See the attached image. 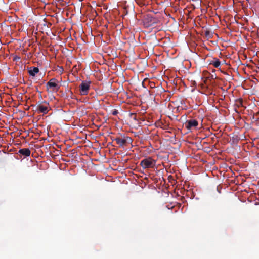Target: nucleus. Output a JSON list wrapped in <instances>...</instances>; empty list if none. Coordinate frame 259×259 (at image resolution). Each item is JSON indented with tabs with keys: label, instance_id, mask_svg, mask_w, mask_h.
Segmentation results:
<instances>
[{
	"label": "nucleus",
	"instance_id": "obj_16",
	"mask_svg": "<svg viewBox=\"0 0 259 259\" xmlns=\"http://www.w3.org/2000/svg\"><path fill=\"white\" fill-rule=\"evenodd\" d=\"M20 58V57H16L15 58V59H15V60H17V59H19Z\"/></svg>",
	"mask_w": 259,
	"mask_h": 259
},
{
	"label": "nucleus",
	"instance_id": "obj_6",
	"mask_svg": "<svg viewBox=\"0 0 259 259\" xmlns=\"http://www.w3.org/2000/svg\"><path fill=\"white\" fill-rule=\"evenodd\" d=\"M90 82L87 81H82L79 86L80 94L82 95H87L90 89Z\"/></svg>",
	"mask_w": 259,
	"mask_h": 259
},
{
	"label": "nucleus",
	"instance_id": "obj_12",
	"mask_svg": "<svg viewBox=\"0 0 259 259\" xmlns=\"http://www.w3.org/2000/svg\"><path fill=\"white\" fill-rule=\"evenodd\" d=\"M130 116L131 117H133V119L135 120H137L136 115L135 113H131Z\"/></svg>",
	"mask_w": 259,
	"mask_h": 259
},
{
	"label": "nucleus",
	"instance_id": "obj_10",
	"mask_svg": "<svg viewBox=\"0 0 259 259\" xmlns=\"http://www.w3.org/2000/svg\"><path fill=\"white\" fill-rule=\"evenodd\" d=\"M39 69L36 67H30L28 70V73L30 76H35L36 74L38 73Z\"/></svg>",
	"mask_w": 259,
	"mask_h": 259
},
{
	"label": "nucleus",
	"instance_id": "obj_7",
	"mask_svg": "<svg viewBox=\"0 0 259 259\" xmlns=\"http://www.w3.org/2000/svg\"><path fill=\"white\" fill-rule=\"evenodd\" d=\"M198 122L195 119H191L187 120L185 123L187 128L191 130L193 127H196L198 126Z\"/></svg>",
	"mask_w": 259,
	"mask_h": 259
},
{
	"label": "nucleus",
	"instance_id": "obj_9",
	"mask_svg": "<svg viewBox=\"0 0 259 259\" xmlns=\"http://www.w3.org/2000/svg\"><path fill=\"white\" fill-rule=\"evenodd\" d=\"M235 110L236 112L237 111V108H239L240 107H243V100L241 98H238L235 100Z\"/></svg>",
	"mask_w": 259,
	"mask_h": 259
},
{
	"label": "nucleus",
	"instance_id": "obj_8",
	"mask_svg": "<svg viewBox=\"0 0 259 259\" xmlns=\"http://www.w3.org/2000/svg\"><path fill=\"white\" fill-rule=\"evenodd\" d=\"M18 153L23 155L24 157H28L30 156L31 151L28 148H23L20 149L18 151Z\"/></svg>",
	"mask_w": 259,
	"mask_h": 259
},
{
	"label": "nucleus",
	"instance_id": "obj_11",
	"mask_svg": "<svg viewBox=\"0 0 259 259\" xmlns=\"http://www.w3.org/2000/svg\"><path fill=\"white\" fill-rule=\"evenodd\" d=\"M212 64L215 67L217 68L220 65V61L218 59H215Z\"/></svg>",
	"mask_w": 259,
	"mask_h": 259
},
{
	"label": "nucleus",
	"instance_id": "obj_4",
	"mask_svg": "<svg viewBox=\"0 0 259 259\" xmlns=\"http://www.w3.org/2000/svg\"><path fill=\"white\" fill-rule=\"evenodd\" d=\"M47 90L51 91H58L60 88V85L58 83L57 79L55 78L51 79L46 84Z\"/></svg>",
	"mask_w": 259,
	"mask_h": 259
},
{
	"label": "nucleus",
	"instance_id": "obj_15",
	"mask_svg": "<svg viewBox=\"0 0 259 259\" xmlns=\"http://www.w3.org/2000/svg\"><path fill=\"white\" fill-rule=\"evenodd\" d=\"M209 78H210L211 79L214 80V79H216L217 77L215 76H214L212 74H211V75L209 77Z\"/></svg>",
	"mask_w": 259,
	"mask_h": 259
},
{
	"label": "nucleus",
	"instance_id": "obj_3",
	"mask_svg": "<svg viewBox=\"0 0 259 259\" xmlns=\"http://www.w3.org/2000/svg\"><path fill=\"white\" fill-rule=\"evenodd\" d=\"M156 164V161L151 157L144 158L140 162V165L144 169L153 168Z\"/></svg>",
	"mask_w": 259,
	"mask_h": 259
},
{
	"label": "nucleus",
	"instance_id": "obj_1",
	"mask_svg": "<svg viewBox=\"0 0 259 259\" xmlns=\"http://www.w3.org/2000/svg\"><path fill=\"white\" fill-rule=\"evenodd\" d=\"M119 134V136H117L114 139L111 138L112 141H116L117 144L118 145L119 147H124V146H127V144H130L132 143L133 140L131 137L126 136L124 134Z\"/></svg>",
	"mask_w": 259,
	"mask_h": 259
},
{
	"label": "nucleus",
	"instance_id": "obj_2",
	"mask_svg": "<svg viewBox=\"0 0 259 259\" xmlns=\"http://www.w3.org/2000/svg\"><path fill=\"white\" fill-rule=\"evenodd\" d=\"M159 20L151 14L145 16L143 19V24L145 27H149L158 23Z\"/></svg>",
	"mask_w": 259,
	"mask_h": 259
},
{
	"label": "nucleus",
	"instance_id": "obj_13",
	"mask_svg": "<svg viewBox=\"0 0 259 259\" xmlns=\"http://www.w3.org/2000/svg\"><path fill=\"white\" fill-rule=\"evenodd\" d=\"M210 34V32L208 30H207L205 32V35L207 37H209Z\"/></svg>",
	"mask_w": 259,
	"mask_h": 259
},
{
	"label": "nucleus",
	"instance_id": "obj_5",
	"mask_svg": "<svg viewBox=\"0 0 259 259\" xmlns=\"http://www.w3.org/2000/svg\"><path fill=\"white\" fill-rule=\"evenodd\" d=\"M50 109L49 104L46 101L38 104L36 107V110L38 112L44 114H47Z\"/></svg>",
	"mask_w": 259,
	"mask_h": 259
},
{
	"label": "nucleus",
	"instance_id": "obj_14",
	"mask_svg": "<svg viewBox=\"0 0 259 259\" xmlns=\"http://www.w3.org/2000/svg\"><path fill=\"white\" fill-rule=\"evenodd\" d=\"M118 113V112L117 110L115 109L112 112V114L113 115H116Z\"/></svg>",
	"mask_w": 259,
	"mask_h": 259
}]
</instances>
